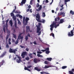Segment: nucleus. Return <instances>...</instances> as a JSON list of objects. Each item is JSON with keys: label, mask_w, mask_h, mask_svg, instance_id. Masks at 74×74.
<instances>
[{"label": "nucleus", "mask_w": 74, "mask_h": 74, "mask_svg": "<svg viewBox=\"0 0 74 74\" xmlns=\"http://www.w3.org/2000/svg\"><path fill=\"white\" fill-rule=\"evenodd\" d=\"M63 22H64V19H61L59 22H58L57 23V22H56L55 23H53V24H51V25L50 26V27H51V30H53V27H54H54L56 28L58 26H59L60 24V23H63ZM57 23L58 24L56 25Z\"/></svg>", "instance_id": "obj_1"}, {"label": "nucleus", "mask_w": 74, "mask_h": 74, "mask_svg": "<svg viewBox=\"0 0 74 74\" xmlns=\"http://www.w3.org/2000/svg\"><path fill=\"white\" fill-rule=\"evenodd\" d=\"M36 21H37L38 22H42L43 23H45V20L44 19H42V21H41L40 20V16L38 13L36 15Z\"/></svg>", "instance_id": "obj_2"}, {"label": "nucleus", "mask_w": 74, "mask_h": 74, "mask_svg": "<svg viewBox=\"0 0 74 74\" xmlns=\"http://www.w3.org/2000/svg\"><path fill=\"white\" fill-rule=\"evenodd\" d=\"M74 27H73V29L70 32H69L68 34V36L69 37H72L74 36Z\"/></svg>", "instance_id": "obj_3"}, {"label": "nucleus", "mask_w": 74, "mask_h": 74, "mask_svg": "<svg viewBox=\"0 0 74 74\" xmlns=\"http://www.w3.org/2000/svg\"><path fill=\"white\" fill-rule=\"evenodd\" d=\"M17 51V50L16 49H13L10 48L9 49V52L10 53H14L15 54L16 53V51Z\"/></svg>", "instance_id": "obj_4"}, {"label": "nucleus", "mask_w": 74, "mask_h": 74, "mask_svg": "<svg viewBox=\"0 0 74 74\" xmlns=\"http://www.w3.org/2000/svg\"><path fill=\"white\" fill-rule=\"evenodd\" d=\"M41 30V28L39 27H37V30L36 32L37 33H38V35L40 36L41 33V32L40 31Z\"/></svg>", "instance_id": "obj_5"}, {"label": "nucleus", "mask_w": 74, "mask_h": 74, "mask_svg": "<svg viewBox=\"0 0 74 74\" xmlns=\"http://www.w3.org/2000/svg\"><path fill=\"white\" fill-rule=\"evenodd\" d=\"M27 55V52L26 51L23 52L21 55L22 58H25V56Z\"/></svg>", "instance_id": "obj_6"}, {"label": "nucleus", "mask_w": 74, "mask_h": 74, "mask_svg": "<svg viewBox=\"0 0 74 74\" xmlns=\"http://www.w3.org/2000/svg\"><path fill=\"white\" fill-rule=\"evenodd\" d=\"M40 61V60L38 58H35L34 59V63H38V62H39Z\"/></svg>", "instance_id": "obj_7"}, {"label": "nucleus", "mask_w": 74, "mask_h": 74, "mask_svg": "<svg viewBox=\"0 0 74 74\" xmlns=\"http://www.w3.org/2000/svg\"><path fill=\"white\" fill-rule=\"evenodd\" d=\"M58 15L59 16H60L62 15V16L64 17V16H65V13L61 12H60L58 13Z\"/></svg>", "instance_id": "obj_8"}, {"label": "nucleus", "mask_w": 74, "mask_h": 74, "mask_svg": "<svg viewBox=\"0 0 74 74\" xmlns=\"http://www.w3.org/2000/svg\"><path fill=\"white\" fill-rule=\"evenodd\" d=\"M17 58H18V59H17L16 60V61L18 63H21V57L18 56L17 57Z\"/></svg>", "instance_id": "obj_9"}, {"label": "nucleus", "mask_w": 74, "mask_h": 74, "mask_svg": "<svg viewBox=\"0 0 74 74\" xmlns=\"http://www.w3.org/2000/svg\"><path fill=\"white\" fill-rule=\"evenodd\" d=\"M26 0H22L21 2V3H20L21 5H23V4H25L26 3Z\"/></svg>", "instance_id": "obj_10"}, {"label": "nucleus", "mask_w": 74, "mask_h": 74, "mask_svg": "<svg viewBox=\"0 0 74 74\" xmlns=\"http://www.w3.org/2000/svg\"><path fill=\"white\" fill-rule=\"evenodd\" d=\"M30 30V27L29 26H26V32H29Z\"/></svg>", "instance_id": "obj_11"}, {"label": "nucleus", "mask_w": 74, "mask_h": 74, "mask_svg": "<svg viewBox=\"0 0 74 74\" xmlns=\"http://www.w3.org/2000/svg\"><path fill=\"white\" fill-rule=\"evenodd\" d=\"M41 8H42V5H40L38 9L36 10L37 11H40L41 10Z\"/></svg>", "instance_id": "obj_12"}, {"label": "nucleus", "mask_w": 74, "mask_h": 74, "mask_svg": "<svg viewBox=\"0 0 74 74\" xmlns=\"http://www.w3.org/2000/svg\"><path fill=\"white\" fill-rule=\"evenodd\" d=\"M16 16L17 17H18L19 18H20L21 19H22V16H21V15L19 14H17V15H16Z\"/></svg>", "instance_id": "obj_13"}, {"label": "nucleus", "mask_w": 74, "mask_h": 74, "mask_svg": "<svg viewBox=\"0 0 74 74\" xmlns=\"http://www.w3.org/2000/svg\"><path fill=\"white\" fill-rule=\"evenodd\" d=\"M34 70H37L38 71H41V70L37 68V67H35L34 68Z\"/></svg>", "instance_id": "obj_14"}, {"label": "nucleus", "mask_w": 74, "mask_h": 74, "mask_svg": "<svg viewBox=\"0 0 74 74\" xmlns=\"http://www.w3.org/2000/svg\"><path fill=\"white\" fill-rule=\"evenodd\" d=\"M12 18L13 20L15 22H16V16H15L12 17Z\"/></svg>", "instance_id": "obj_15"}, {"label": "nucleus", "mask_w": 74, "mask_h": 74, "mask_svg": "<svg viewBox=\"0 0 74 74\" xmlns=\"http://www.w3.org/2000/svg\"><path fill=\"white\" fill-rule=\"evenodd\" d=\"M46 15H45V13L44 12L42 13V16L43 18H45V16Z\"/></svg>", "instance_id": "obj_16"}, {"label": "nucleus", "mask_w": 74, "mask_h": 74, "mask_svg": "<svg viewBox=\"0 0 74 74\" xmlns=\"http://www.w3.org/2000/svg\"><path fill=\"white\" fill-rule=\"evenodd\" d=\"M21 35H22V33H21L19 35V36H18V38H21V39L22 40V39L23 38V37L21 36Z\"/></svg>", "instance_id": "obj_17"}, {"label": "nucleus", "mask_w": 74, "mask_h": 74, "mask_svg": "<svg viewBox=\"0 0 74 74\" xmlns=\"http://www.w3.org/2000/svg\"><path fill=\"white\" fill-rule=\"evenodd\" d=\"M9 36H10V35H7L6 36V41L7 42L8 41V37H9Z\"/></svg>", "instance_id": "obj_18"}, {"label": "nucleus", "mask_w": 74, "mask_h": 74, "mask_svg": "<svg viewBox=\"0 0 74 74\" xmlns=\"http://www.w3.org/2000/svg\"><path fill=\"white\" fill-rule=\"evenodd\" d=\"M9 23L10 24L11 26H12V25H13V23H12V20H10L9 21Z\"/></svg>", "instance_id": "obj_19"}, {"label": "nucleus", "mask_w": 74, "mask_h": 74, "mask_svg": "<svg viewBox=\"0 0 74 74\" xmlns=\"http://www.w3.org/2000/svg\"><path fill=\"white\" fill-rule=\"evenodd\" d=\"M70 1V0H64V2L66 5H67V2L68 1Z\"/></svg>", "instance_id": "obj_20"}, {"label": "nucleus", "mask_w": 74, "mask_h": 74, "mask_svg": "<svg viewBox=\"0 0 74 74\" xmlns=\"http://www.w3.org/2000/svg\"><path fill=\"white\" fill-rule=\"evenodd\" d=\"M5 53H3L0 56V58H3V57H4V56H5Z\"/></svg>", "instance_id": "obj_21"}, {"label": "nucleus", "mask_w": 74, "mask_h": 74, "mask_svg": "<svg viewBox=\"0 0 74 74\" xmlns=\"http://www.w3.org/2000/svg\"><path fill=\"white\" fill-rule=\"evenodd\" d=\"M46 59L48 61H51L52 59L51 58H47Z\"/></svg>", "instance_id": "obj_22"}, {"label": "nucleus", "mask_w": 74, "mask_h": 74, "mask_svg": "<svg viewBox=\"0 0 74 74\" xmlns=\"http://www.w3.org/2000/svg\"><path fill=\"white\" fill-rule=\"evenodd\" d=\"M13 37H14L15 39H16V35L14 34H13Z\"/></svg>", "instance_id": "obj_23"}, {"label": "nucleus", "mask_w": 74, "mask_h": 74, "mask_svg": "<svg viewBox=\"0 0 74 74\" xmlns=\"http://www.w3.org/2000/svg\"><path fill=\"white\" fill-rule=\"evenodd\" d=\"M14 7H15V8L14 9L13 11L12 12V13H14V12H15V10H16V6L15 5L14 6Z\"/></svg>", "instance_id": "obj_24"}, {"label": "nucleus", "mask_w": 74, "mask_h": 74, "mask_svg": "<svg viewBox=\"0 0 74 74\" xmlns=\"http://www.w3.org/2000/svg\"><path fill=\"white\" fill-rule=\"evenodd\" d=\"M70 14H72L73 15H74V12L73 11L71 10L70 11Z\"/></svg>", "instance_id": "obj_25"}, {"label": "nucleus", "mask_w": 74, "mask_h": 74, "mask_svg": "<svg viewBox=\"0 0 74 74\" xmlns=\"http://www.w3.org/2000/svg\"><path fill=\"white\" fill-rule=\"evenodd\" d=\"M4 60H3L2 61L0 62V65H1V66L3 65V64H4Z\"/></svg>", "instance_id": "obj_26"}, {"label": "nucleus", "mask_w": 74, "mask_h": 74, "mask_svg": "<svg viewBox=\"0 0 74 74\" xmlns=\"http://www.w3.org/2000/svg\"><path fill=\"white\" fill-rule=\"evenodd\" d=\"M16 24H17L16 22H14V27L15 28H17V25Z\"/></svg>", "instance_id": "obj_27"}, {"label": "nucleus", "mask_w": 74, "mask_h": 74, "mask_svg": "<svg viewBox=\"0 0 74 74\" xmlns=\"http://www.w3.org/2000/svg\"><path fill=\"white\" fill-rule=\"evenodd\" d=\"M25 60H28V61H29V59H30L29 57H28V56H27L26 58H25Z\"/></svg>", "instance_id": "obj_28"}, {"label": "nucleus", "mask_w": 74, "mask_h": 74, "mask_svg": "<svg viewBox=\"0 0 74 74\" xmlns=\"http://www.w3.org/2000/svg\"><path fill=\"white\" fill-rule=\"evenodd\" d=\"M18 19V25H21V22L20 21H19V19Z\"/></svg>", "instance_id": "obj_29"}, {"label": "nucleus", "mask_w": 74, "mask_h": 74, "mask_svg": "<svg viewBox=\"0 0 74 74\" xmlns=\"http://www.w3.org/2000/svg\"><path fill=\"white\" fill-rule=\"evenodd\" d=\"M67 67L66 66H63L62 67V69H66Z\"/></svg>", "instance_id": "obj_30"}, {"label": "nucleus", "mask_w": 74, "mask_h": 74, "mask_svg": "<svg viewBox=\"0 0 74 74\" xmlns=\"http://www.w3.org/2000/svg\"><path fill=\"white\" fill-rule=\"evenodd\" d=\"M11 16H15V15H14V14L13 13H11L10 14Z\"/></svg>", "instance_id": "obj_31"}, {"label": "nucleus", "mask_w": 74, "mask_h": 74, "mask_svg": "<svg viewBox=\"0 0 74 74\" xmlns=\"http://www.w3.org/2000/svg\"><path fill=\"white\" fill-rule=\"evenodd\" d=\"M50 36H52L53 38H55V36L54 35V34L53 33H51V35H50Z\"/></svg>", "instance_id": "obj_32"}, {"label": "nucleus", "mask_w": 74, "mask_h": 74, "mask_svg": "<svg viewBox=\"0 0 74 74\" xmlns=\"http://www.w3.org/2000/svg\"><path fill=\"white\" fill-rule=\"evenodd\" d=\"M6 48H9V45H8V43H7V44H6Z\"/></svg>", "instance_id": "obj_33"}, {"label": "nucleus", "mask_w": 74, "mask_h": 74, "mask_svg": "<svg viewBox=\"0 0 74 74\" xmlns=\"http://www.w3.org/2000/svg\"><path fill=\"white\" fill-rule=\"evenodd\" d=\"M18 40H17L15 42V44H16V45L17 44H18Z\"/></svg>", "instance_id": "obj_34"}, {"label": "nucleus", "mask_w": 74, "mask_h": 74, "mask_svg": "<svg viewBox=\"0 0 74 74\" xmlns=\"http://www.w3.org/2000/svg\"><path fill=\"white\" fill-rule=\"evenodd\" d=\"M29 39V38H28V37L27 36H25V39L26 40V41H27V40Z\"/></svg>", "instance_id": "obj_35"}, {"label": "nucleus", "mask_w": 74, "mask_h": 74, "mask_svg": "<svg viewBox=\"0 0 74 74\" xmlns=\"http://www.w3.org/2000/svg\"><path fill=\"white\" fill-rule=\"evenodd\" d=\"M37 56L38 57H42V56L40 55V54H37Z\"/></svg>", "instance_id": "obj_36"}, {"label": "nucleus", "mask_w": 74, "mask_h": 74, "mask_svg": "<svg viewBox=\"0 0 74 74\" xmlns=\"http://www.w3.org/2000/svg\"><path fill=\"white\" fill-rule=\"evenodd\" d=\"M69 73L70 74H74V73L71 71H69Z\"/></svg>", "instance_id": "obj_37"}, {"label": "nucleus", "mask_w": 74, "mask_h": 74, "mask_svg": "<svg viewBox=\"0 0 74 74\" xmlns=\"http://www.w3.org/2000/svg\"><path fill=\"white\" fill-rule=\"evenodd\" d=\"M29 20V18L28 17H26V18L25 20V21H27V22H28V21Z\"/></svg>", "instance_id": "obj_38"}, {"label": "nucleus", "mask_w": 74, "mask_h": 74, "mask_svg": "<svg viewBox=\"0 0 74 74\" xmlns=\"http://www.w3.org/2000/svg\"><path fill=\"white\" fill-rule=\"evenodd\" d=\"M50 52L49 51H46V54H49Z\"/></svg>", "instance_id": "obj_39"}, {"label": "nucleus", "mask_w": 74, "mask_h": 74, "mask_svg": "<svg viewBox=\"0 0 74 74\" xmlns=\"http://www.w3.org/2000/svg\"><path fill=\"white\" fill-rule=\"evenodd\" d=\"M3 30L4 32L5 33V27H4L3 28Z\"/></svg>", "instance_id": "obj_40"}, {"label": "nucleus", "mask_w": 74, "mask_h": 74, "mask_svg": "<svg viewBox=\"0 0 74 74\" xmlns=\"http://www.w3.org/2000/svg\"><path fill=\"white\" fill-rule=\"evenodd\" d=\"M15 14H17H17H21V12H18L17 11H16L15 12Z\"/></svg>", "instance_id": "obj_41"}, {"label": "nucleus", "mask_w": 74, "mask_h": 74, "mask_svg": "<svg viewBox=\"0 0 74 74\" xmlns=\"http://www.w3.org/2000/svg\"><path fill=\"white\" fill-rule=\"evenodd\" d=\"M48 68H49V66H47V65H45V66L44 67V69H48Z\"/></svg>", "instance_id": "obj_42"}, {"label": "nucleus", "mask_w": 74, "mask_h": 74, "mask_svg": "<svg viewBox=\"0 0 74 74\" xmlns=\"http://www.w3.org/2000/svg\"><path fill=\"white\" fill-rule=\"evenodd\" d=\"M44 63L46 64H48V61H45Z\"/></svg>", "instance_id": "obj_43"}, {"label": "nucleus", "mask_w": 74, "mask_h": 74, "mask_svg": "<svg viewBox=\"0 0 74 74\" xmlns=\"http://www.w3.org/2000/svg\"><path fill=\"white\" fill-rule=\"evenodd\" d=\"M32 67V66L31 65L28 66H27V69H30V68H31Z\"/></svg>", "instance_id": "obj_44"}, {"label": "nucleus", "mask_w": 74, "mask_h": 74, "mask_svg": "<svg viewBox=\"0 0 74 74\" xmlns=\"http://www.w3.org/2000/svg\"><path fill=\"white\" fill-rule=\"evenodd\" d=\"M57 18H55V21H53V23L52 24H53V23H55V22H57Z\"/></svg>", "instance_id": "obj_45"}, {"label": "nucleus", "mask_w": 74, "mask_h": 74, "mask_svg": "<svg viewBox=\"0 0 74 74\" xmlns=\"http://www.w3.org/2000/svg\"><path fill=\"white\" fill-rule=\"evenodd\" d=\"M34 0H31L30 2V4L32 5V3Z\"/></svg>", "instance_id": "obj_46"}, {"label": "nucleus", "mask_w": 74, "mask_h": 74, "mask_svg": "<svg viewBox=\"0 0 74 74\" xmlns=\"http://www.w3.org/2000/svg\"><path fill=\"white\" fill-rule=\"evenodd\" d=\"M39 6H40V5H39V3H37L36 5V7H38Z\"/></svg>", "instance_id": "obj_47"}, {"label": "nucleus", "mask_w": 74, "mask_h": 74, "mask_svg": "<svg viewBox=\"0 0 74 74\" xmlns=\"http://www.w3.org/2000/svg\"><path fill=\"white\" fill-rule=\"evenodd\" d=\"M20 47H21V48H25V46H22V45L20 46Z\"/></svg>", "instance_id": "obj_48"}, {"label": "nucleus", "mask_w": 74, "mask_h": 74, "mask_svg": "<svg viewBox=\"0 0 74 74\" xmlns=\"http://www.w3.org/2000/svg\"><path fill=\"white\" fill-rule=\"evenodd\" d=\"M27 37H31V35L29 34H28L27 35Z\"/></svg>", "instance_id": "obj_49"}, {"label": "nucleus", "mask_w": 74, "mask_h": 74, "mask_svg": "<svg viewBox=\"0 0 74 74\" xmlns=\"http://www.w3.org/2000/svg\"><path fill=\"white\" fill-rule=\"evenodd\" d=\"M37 53H39L40 54H41L42 53V52H41V51H38L37 52Z\"/></svg>", "instance_id": "obj_50"}, {"label": "nucleus", "mask_w": 74, "mask_h": 74, "mask_svg": "<svg viewBox=\"0 0 74 74\" xmlns=\"http://www.w3.org/2000/svg\"><path fill=\"white\" fill-rule=\"evenodd\" d=\"M45 50H46V51H49V47H47V48H46L45 49Z\"/></svg>", "instance_id": "obj_51"}, {"label": "nucleus", "mask_w": 74, "mask_h": 74, "mask_svg": "<svg viewBox=\"0 0 74 74\" xmlns=\"http://www.w3.org/2000/svg\"><path fill=\"white\" fill-rule=\"evenodd\" d=\"M34 44H35V45H37V43L36 42V41H34Z\"/></svg>", "instance_id": "obj_52"}, {"label": "nucleus", "mask_w": 74, "mask_h": 74, "mask_svg": "<svg viewBox=\"0 0 74 74\" xmlns=\"http://www.w3.org/2000/svg\"><path fill=\"white\" fill-rule=\"evenodd\" d=\"M41 23H39V25L38 26V27H40V26H41Z\"/></svg>", "instance_id": "obj_53"}, {"label": "nucleus", "mask_w": 74, "mask_h": 74, "mask_svg": "<svg viewBox=\"0 0 74 74\" xmlns=\"http://www.w3.org/2000/svg\"><path fill=\"white\" fill-rule=\"evenodd\" d=\"M27 23H28V21H25V25H27Z\"/></svg>", "instance_id": "obj_54"}, {"label": "nucleus", "mask_w": 74, "mask_h": 74, "mask_svg": "<svg viewBox=\"0 0 74 74\" xmlns=\"http://www.w3.org/2000/svg\"><path fill=\"white\" fill-rule=\"evenodd\" d=\"M28 69V68H27H27L26 67H25L24 68V69L25 70H27V69Z\"/></svg>", "instance_id": "obj_55"}, {"label": "nucleus", "mask_w": 74, "mask_h": 74, "mask_svg": "<svg viewBox=\"0 0 74 74\" xmlns=\"http://www.w3.org/2000/svg\"><path fill=\"white\" fill-rule=\"evenodd\" d=\"M8 44H9V45H11V42H10V41H8Z\"/></svg>", "instance_id": "obj_56"}, {"label": "nucleus", "mask_w": 74, "mask_h": 74, "mask_svg": "<svg viewBox=\"0 0 74 74\" xmlns=\"http://www.w3.org/2000/svg\"><path fill=\"white\" fill-rule=\"evenodd\" d=\"M41 51H42V52H46V50H45V49H44V50H41Z\"/></svg>", "instance_id": "obj_57"}, {"label": "nucleus", "mask_w": 74, "mask_h": 74, "mask_svg": "<svg viewBox=\"0 0 74 74\" xmlns=\"http://www.w3.org/2000/svg\"><path fill=\"white\" fill-rule=\"evenodd\" d=\"M9 21V19H8L6 21V24H7V23H8V22Z\"/></svg>", "instance_id": "obj_58"}, {"label": "nucleus", "mask_w": 74, "mask_h": 74, "mask_svg": "<svg viewBox=\"0 0 74 74\" xmlns=\"http://www.w3.org/2000/svg\"><path fill=\"white\" fill-rule=\"evenodd\" d=\"M30 11V9L28 8L26 10V12H29Z\"/></svg>", "instance_id": "obj_59"}, {"label": "nucleus", "mask_w": 74, "mask_h": 74, "mask_svg": "<svg viewBox=\"0 0 74 74\" xmlns=\"http://www.w3.org/2000/svg\"><path fill=\"white\" fill-rule=\"evenodd\" d=\"M71 28V25H69V26L68 27V29H70Z\"/></svg>", "instance_id": "obj_60"}, {"label": "nucleus", "mask_w": 74, "mask_h": 74, "mask_svg": "<svg viewBox=\"0 0 74 74\" xmlns=\"http://www.w3.org/2000/svg\"><path fill=\"white\" fill-rule=\"evenodd\" d=\"M12 42H15V40H14L13 39H12Z\"/></svg>", "instance_id": "obj_61"}, {"label": "nucleus", "mask_w": 74, "mask_h": 74, "mask_svg": "<svg viewBox=\"0 0 74 74\" xmlns=\"http://www.w3.org/2000/svg\"><path fill=\"white\" fill-rule=\"evenodd\" d=\"M8 27V24H6V29H7Z\"/></svg>", "instance_id": "obj_62"}, {"label": "nucleus", "mask_w": 74, "mask_h": 74, "mask_svg": "<svg viewBox=\"0 0 74 74\" xmlns=\"http://www.w3.org/2000/svg\"><path fill=\"white\" fill-rule=\"evenodd\" d=\"M49 1L48 0H46L45 1V3H48Z\"/></svg>", "instance_id": "obj_63"}, {"label": "nucleus", "mask_w": 74, "mask_h": 74, "mask_svg": "<svg viewBox=\"0 0 74 74\" xmlns=\"http://www.w3.org/2000/svg\"><path fill=\"white\" fill-rule=\"evenodd\" d=\"M29 49H28V48H26V51H29Z\"/></svg>", "instance_id": "obj_64"}]
</instances>
